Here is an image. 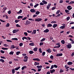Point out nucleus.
I'll return each mask as SVG.
<instances>
[{"instance_id":"nucleus-62","label":"nucleus","mask_w":74,"mask_h":74,"mask_svg":"<svg viewBox=\"0 0 74 74\" xmlns=\"http://www.w3.org/2000/svg\"><path fill=\"white\" fill-rule=\"evenodd\" d=\"M1 58L2 59H6V58H5V57H3V56H1Z\"/></svg>"},{"instance_id":"nucleus-11","label":"nucleus","mask_w":74,"mask_h":74,"mask_svg":"<svg viewBox=\"0 0 74 74\" xmlns=\"http://www.w3.org/2000/svg\"><path fill=\"white\" fill-rule=\"evenodd\" d=\"M32 34H36V30H33V32H32Z\"/></svg>"},{"instance_id":"nucleus-50","label":"nucleus","mask_w":74,"mask_h":74,"mask_svg":"<svg viewBox=\"0 0 74 74\" xmlns=\"http://www.w3.org/2000/svg\"><path fill=\"white\" fill-rule=\"evenodd\" d=\"M6 41H7L8 42H12V41L9 40H7Z\"/></svg>"},{"instance_id":"nucleus-2","label":"nucleus","mask_w":74,"mask_h":74,"mask_svg":"<svg viewBox=\"0 0 74 74\" xmlns=\"http://www.w3.org/2000/svg\"><path fill=\"white\" fill-rule=\"evenodd\" d=\"M67 48L68 49H70L71 47H72V45H71V44H69V45H67Z\"/></svg>"},{"instance_id":"nucleus-43","label":"nucleus","mask_w":74,"mask_h":74,"mask_svg":"<svg viewBox=\"0 0 74 74\" xmlns=\"http://www.w3.org/2000/svg\"><path fill=\"white\" fill-rule=\"evenodd\" d=\"M39 52L40 53H42V50L41 48H39Z\"/></svg>"},{"instance_id":"nucleus-51","label":"nucleus","mask_w":74,"mask_h":74,"mask_svg":"<svg viewBox=\"0 0 74 74\" xmlns=\"http://www.w3.org/2000/svg\"><path fill=\"white\" fill-rule=\"evenodd\" d=\"M68 37L69 38H71H71H73V36L71 35H69V36Z\"/></svg>"},{"instance_id":"nucleus-22","label":"nucleus","mask_w":74,"mask_h":74,"mask_svg":"<svg viewBox=\"0 0 74 74\" xmlns=\"http://www.w3.org/2000/svg\"><path fill=\"white\" fill-rule=\"evenodd\" d=\"M67 64L68 65H71V64H73V62H69L67 63Z\"/></svg>"},{"instance_id":"nucleus-59","label":"nucleus","mask_w":74,"mask_h":74,"mask_svg":"<svg viewBox=\"0 0 74 74\" xmlns=\"http://www.w3.org/2000/svg\"><path fill=\"white\" fill-rule=\"evenodd\" d=\"M64 71L62 69H61L60 71V73H62V72H63Z\"/></svg>"},{"instance_id":"nucleus-45","label":"nucleus","mask_w":74,"mask_h":74,"mask_svg":"<svg viewBox=\"0 0 74 74\" xmlns=\"http://www.w3.org/2000/svg\"><path fill=\"white\" fill-rule=\"evenodd\" d=\"M27 60H28V59L23 60V61H24V62H27Z\"/></svg>"},{"instance_id":"nucleus-61","label":"nucleus","mask_w":74,"mask_h":74,"mask_svg":"<svg viewBox=\"0 0 74 74\" xmlns=\"http://www.w3.org/2000/svg\"><path fill=\"white\" fill-rule=\"evenodd\" d=\"M55 9H56V7H53L51 10H54Z\"/></svg>"},{"instance_id":"nucleus-31","label":"nucleus","mask_w":74,"mask_h":74,"mask_svg":"<svg viewBox=\"0 0 74 74\" xmlns=\"http://www.w3.org/2000/svg\"><path fill=\"white\" fill-rule=\"evenodd\" d=\"M38 5H39V4L38 3L36 4V5H35L34 6V8H36V7H37V6H38Z\"/></svg>"},{"instance_id":"nucleus-19","label":"nucleus","mask_w":74,"mask_h":74,"mask_svg":"<svg viewBox=\"0 0 74 74\" xmlns=\"http://www.w3.org/2000/svg\"><path fill=\"white\" fill-rule=\"evenodd\" d=\"M70 41H72V42H71V44H74V40H72V39H71V38H70Z\"/></svg>"},{"instance_id":"nucleus-4","label":"nucleus","mask_w":74,"mask_h":74,"mask_svg":"<svg viewBox=\"0 0 74 74\" xmlns=\"http://www.w3.org/2000/svg\"><path fill=\"white\" fill-rule=\"evenodd\" d=\"M26 25H29L31 23V22L29 20H27L26 22Z\"/></svg>"},{"instance_id":"nucleus-8","label":"nucleus","mask_w":74,"mask_h":74,"mask_svg":"<svg viewBox=\"0 0 74 74\" xmlns=\"http://www.w3.org/2000/svg\"><path fill=\"white\" fill-rule=\"evenodd\" d=\"M49 32V30L48 29H46L44 31V33H48Z\"/></svg>"},{"instance_id":"nucleus-16","label":"nucleus","mask_w":74,"mask_h":74,"mask_svg":"<svg viewBox=\"0 0 74 74\" xmlns=\"http://www.w3.org/2000/svg\"><path fill=\"white\" fill-rule=\"evenodd\" d=\"M40 64V63L39 62H34V65L35 66H36L37 65H39Z\"/></svg>"},{"instance_id":"nucleus-24","label":"nucleus","mask_w":74,"mask_h":74,"mask_svg":"<svg viewBox=\"0 0 74 74\" xmlns=\"http://www.w3.org/2000/svg\"><path fill=\"white\" fill-rule=\"evenodd\" d=\"M26 68H27V67H26V66H24L22 68L21 70H24L25 69H26Z\"/></svg>"},{"instance_id":"nucleus-41","label":"nucleus","mask_w":74,"mask_h":74,"mask_svg":"<svg viewBox=\"0 0 74 74\" xmlns=\"http://www.w3.org/2000/svg\"><path fill=\"white\" fill-rule=\"evenodd\" d=\"M65 12H66V13H68V12H69V11H70L69 10H65Z\"/></svg>"},{"instance_id":"nucleus-54","label":"nucleus","mask_w":74,"mask_h":74,"mask_svg":"<svg viewBox=\"0 0 74 74\" xmlns=\"http://www.w3.org/2000/svg\"><path fill=\"white\" fill-rule=\"evenodd\" d=\"M2 49H3L4 50H7V49H8V48H2Z\"/></svg>"},{"instance_id":"nucleus-38","label":"nucleus","mask_w":74,"mask_h":74,"mask_svg":"<svg viewBox=\"0 0 74 74\" xmlns=\"http://www.w3.org/2000/svg\"><path fill=\"white\" fill-rule=\"evenodd\" d=\"M27 18V17H25L24 18L22 19V20L24 21V20H25V19H26Z\"/></svg>"},{"instance_id":"nucleus-44","label":"nucleus","mask_w":74,"mask_h":74,"mask_svg":"<svg viewBox=\"0 0 74 74\" xmlns=\"http://www.w3.org/2000/svg\"><path fill=\"white\" fill-rule=\"evenodd\" d=\"M60 10H57L56 12V14H58L60 12Z\"/></svg>"},{"instance_id":"nucleus-42","label":"nucleus","mask_w":74,"mask_h":74,"mask_svg":"<svg viewBox=\"0 0 74 74\" xmlns=\"http://www.w3.org/2000/svg\"><path fill=\"white\" fill-rule=\"evenodd\" d=\"M60 45L58 46H57L54 47L53 48H60Z\"/></svg>"},{"instance_id":"nucleus-23","label":"nucleus","mask_w":74,"mask_h":74,"mask_svg":"<svg viewBox=\"0 0 74 74\" xmlns=\"http://www.w3.org/2000/svg\"><path fill=\"white\" fill-rule=\"evenodd\" d=\"M21 12H22V10L21 9L18 12H17V14H21Z\"/></svg>"},{"instance_id":"nucleus-55","label":"nucleus","mask_w":74,"mask_h":74,"mask_svg":"<svg viewBox=\"0 0 74 74\" xmlns=\"http://www.w3.org/2000/svg\"><path fill=\"white\" fill-rule=\"evenodd\" d=\"M54 68H58V66L56 64H54L53 65Z\"/></svg>"},{"instance_id":"nucleus-46","label":"nucleus","mask_w":74,"mask_h":74,"mask_svg":"<svg viewBox=\"0 0 74 74\" xmlns=\"http://www.w3.org/2000/svg\"><path fill=\"white\" fill-rule=\"evenodd\" d=\"M21 53V52L20 51H18L16 53V55H18L19 53Z\"/></svg>"},{"instance_id":"nucleus-32","label":"nucleus","mask_w":74,"mask_h":74,"mask_svg":"<svg viewBox=\"0 0 74 74\" xmlns=\"http://www.w3.org/2000/svg\"><path fill=\"white\" fill-rule=\"evenodd\" d=\"M57 22L55 21H52L51 22V23H56Z\"/></svg>"},{"instance_id":"nucleus-49","label":"nucleus","mask_w":74,"mask_h":74,"mask_svg":"<svg viewBox=\"0 0 74 74\" xmlns=\"http://www.w3.org/2000/svg\"><path fill=\"white\" fill-rule=\"evenodd\" d=\"M16 27H21V26L18 24H17L16 25Z\"/></svg>"},{"instance_id":"nucleus-5","label":"nucleus","mask_w":74,"mask_h":74,"mask_svg":"<svg viewBox=\"0 0 74 74\" xmlns=\"http://www.w3.org/2000/svg\"><path fill=\"white\" fill-rule=\"evenodd\" d=\"M67 8L68 9V10H71L73 8L71 7V6L69 5L67 7Z\"/></svg>"},{"instance_id":"nucleus-14","label":"nucleus","mask_w":74,"mask_h":74,"mask_svg":"<svg viewBox=\"0 0 74 74\" xmlns=\"http://www.w3.org/2000/svg\"><path fill=\"white\" fill-rule=\"evenodd\" d=\"M37 50H38V48L37 47H35L33 49L34 51L35 52H36V51H37Z\"/></svg>"},{"instance_id":"nucleus-53","label":"nucleus","mask_w":74,"mask_h":74,"mask_svg":"<svg viewBox=\"0 0 74 74\" xmlns=\"http://www.w3.org/2000/svg\"><path fill=\"white\" fill-rule=\"evenodd\" d=\"M0 21H1V22H4V23H5L6 21H4L3 20H2L1 19H0Z\"/></svg>"},{"instance_id":"nucleus-52","label":"nucleus","mask_w":74,"mask_h":74,"mask_svg":"<svg viewBox=\"0 0 74 74\" xmlns=\"http://www.w3.org/2000/svg\"><path fill=\"white\" fill-rule=\"evenodd\" d=\"M24 34L25 35V36H27V33L26 32H24Z\"/></svg>"},{"instance_id":"nucleus-56","label":"nucleus","mask_w":74,"mask_h":74,"mask_svg":"<svg viewBox=\"0 0 74 74\" xmlns=\"http://www.w3.org/2000/svg\"><path fill=\"white\" fill-rule=\"evenodd\" d=\"M23 45V43H21L19 44V46L20 47H22Z\"/></svg>"},{"instance_id":"nucleus-20","label":"nucleus","mask_w":74,"mask_h":74,"mask_svg":"<svg viewBox=\"0 0 74 74\" xmlns=\"http://www.w3.org/2000/svg\"><path fill=\"white\" fill-rule=\"evenodd\" d=\"M29 45L31 46H34V42H32L29 44Z\"/></svg>"},{"instance_id":"nucleus-18","label":"nucleus","mask_w":74,"mask_h":74,"mask_svg":"<svg viewBox=\"0 0 74 74\" xmlns=\"http://www.w3.org/2000/svg\"><path fill=\"white\" fill-rule=\"evenodd\" d=\"M12 49H14V48H18L17 47H15L14 46V45H12L11 46Z\"/></svg>"},{"instance_id":"nucleus-6","label":"nucleus","mask_w":74,"mask_h":74,"mask_svg":"<svg viewBox=\"0 0 74 74\" xmlns=\"http://www.w3.org/2000/svg\"><path fill=\"white\" fill-rule=\"evenodd\" d=\"M30 11L31 12H36V11L34 9H31L30 10Z\"/></svg>"},{"instance_id":"nucleus-40","label":"nucleus","mask_w":74,"mask_h":74,"mask_svg":"<svg viewBox=\"0 0 74 74\" xmlns=\"http://www.w3.org/2000/svg\"><path fill=\"white\" fill-rule=\"evenodd\" d=\"M10 26V24L9 23H7L6 25V27H9Z\"/></svg>"},{"instance_id":"nucleus-9","label":"nucleus","mask_w":74,"mask_h":74,"mask_svg":"<svg viewBox=\"0 0 74 74\" xmlns=\"http://www.w3.org/2000/svg\"><path fill=\"white\" fill-rule=\"evenodd\" d=\"M63 55V53H58L57 54L56 56H62Z\"/></svg>"},{"instance_id":"nucleus-63","label":"nucleus","mask_w":74,"mask_h":74,"mask_svg":"<svg viewBox=\"0 0 74 74\" xmlns=\"http://www.w3.org/2000/svg\"><path fill=\"white\" fill-rule=\"evenodd\" d=\"M43 42H40V45H43Z\"/></svg>"},{"instance_id":"nucleus-57","label":"nucleus","mask_w":74,"mask_h":74,"mask_svg":"<svg viewBox=\"0 0 74 74\" xmlns=\"http://www.w3.org/2000/svg\"><path fill=\"white\" fill-rule=\"evenodd\" d=\"M0 52L1 53H4L5 52V51H3V50H1Z\"/></svg>"},{"instance_id":"nucleus-15","label":"nucleus","mask_w":74,"mask_h":74,"mask_svg":"<svg viewBox=\"0 0 74 74\" xmlns=\"http://www.w3.org/2000/svg\"><path fill=\"white\" fill-rule=\"evenodd\" d=\"M42 3H43L44 4H47V3H48V2H47L45 1V0H43L42 1Z\"/></svg>"},{"instance_id":"nucleus-39","label":"nucleus","mask_w":74,"mask_h":74,"mask_svg":"<svg viewBox=\"0 0 74 74\" xmlns=\"http://www.w3.org/2000/svg\"><path fill=\"white\" fill-rule=\"evenodd\" d=\"M29 58V57L27 56H25L24 57V59H27Z\"/></svg>"},{"instance_id":"nucleus-36","label":"nucleus","mask_w":74,"mask_h":74,"mask_svg":"<svg viewBox=\"0 0 74 74\" xmlns=\"http://www.w3.org/2000/svg\"><path fill=\"white\" fill-rule=\"evenodd\" d=\"M9 54L10 55H13V54H14V52H12V51H11L10 52Z\"/></svg>"},{"instance_id":"nucleus-33","label":"nucleus","mask_w":74,"mask_h":74,"mask_svg":"<svg viewBox=\"0 0 74 74\" xmlns=\"http://www.w3.org/2000/svg\"><path fill=\"white\" fill-rule=\"evenodd\" d=\"M0 61L1 62L3 63H4V60L3 59H0Z\"/></svg>"},{"instance_id":"nucleus-1","label":"nucleus","mask_w":74,"mask_h":74,"mask_svg":"<svg viewBox=\"0 0 74 74\" xmlns=\"http://www.w3.org/2000/svg\"><path fill=\"white\" fill-rule=\"evenodd\" d=\"M36 22H41L42 21V18H38L35 20Z\"/></svg>"},{"instance_id":"nucleus-10","label":"nucleus","mask_w":74,"mask_h":74,"mask_svg":"<svg viewBox=\"0 0 74 74\" xmlns=\"http://www.w3.org/2000/svg\"><path fill=\"white\" fill-rule=\"evenodd\" d=\"M57 26H58V25L55 24H54L52 26V27L53 28H55V27H56Z\"/></svg>"},{"instance_id":"nucleus-58","label":"nucleus","mask_w":74,"mask_h":74,"mask_svg":"<svg viewBox=\"0 0 74 74\" xmlns=\"http://www.w3.org/2000/svg\"><path fill=\"white\" fill-rule=\"evenodd\" d=\"M54 67V66L53 65H52L51 66V67L50 68V69H53Z\"/></svg>"},{"instance_id":"nucleus-64","label":"nucleus","mask_w":74,"mask_h":74,"mask_svg":"<svg viewBox=\"0 0 74 74\" xmlns=\"http://www.w3.org/2000/svg\"><path fill=\"white\" fill-rule=\"evenodd\" d=\"M11 13V10H9L8 11V14H10Z\"/></svg>"},{"instance_id":"nucleus-27","label":"nucleus","mask_w":74,"mask_h":74,"mask_svg":"<svg viewBox=\"0 0 74 74\" xmlns=\"http://www.w3.org/2000/svg\"><path fill=\"white\" fill-rule=\"evenodd\" d=\"M40 13V12L38 11H37L36 12L35 14L36 15H39Z\"/></svg>"},{"instance_id":"nucleus-7","label":"nucleus","mask_w":74,"mask_h":74,"mask_svg":"<svg viewBox=\"0 0 74 74\" xmlns=\"http://www.w3.org/2000/svg\"><path fill=\"white\" fill-rule=\"evenodd\" d=\"M50 71L51 73H53L54 72H55V70L54 69H51L50 70Z\"/></svg>"},{"instance_id":"nucleus-26","label":"nucleus","mask_w":74,"mask_h":74,"mask_svg":"<svg viewBox=\"0 0 74 74\" xmlns=\"http://www.w3.org/2000/svg\"><path fill=\"white\" fill-rule=\"evenodd\" d=\"M60 28L61 29H65V27L64 26H62L60 27Z\"/></svg>"},{"instance_id":"nucleus-12","label":"nucleus","mask_w":74,"mask_h":74,"mask_svg":"<svg viewBox=\"0 0 74 74\" xmlns=\"http://www.w3.org/2000/svg\"><path fill=\"white\" fill-rule=\"evenodd\" d=\"M46 51L49 53H51V49H49L46 50Z\"/></svg>"},{"instance_id":"nucleus-35","label":"nucleus","mask_w":74,"mask_h":74,"mask_svg":"<svg viewBox=\"0 0 74 74\" xmlns=\"http://www.w3.org/2000/svg\"><path fill=\"white\" fill-rule=\"evenodd\" d=\"M12 40H18V39L16 38H12Z\"/></svg>"},{"instance_id":"nucleus-3","label":"nucleus","mask_w":74,"mask_h":74,"mask_svg":"<svg viewBox=\"0 0 74 74\" xmlns=\"http://www.w3.org/2000/svg\"><path fill=\"white\" fill-rule=\"evenodd\" d=\"M19 30L18 29H14L13 30L12 32L13 33H16V32H19Z\"/></svg>"},{"instance_id":"nucleus-25","label":"nucleus","mask_w":74,"mask_h":74,"mask_svg":"<svg viewBox=\"0 0 74 74\" xmlns=\"http://www.w3.org/2000/svg\"><path fill=\"white\" fill-rule=\"evenodd\" d=\"M12 74H14V73H15V69H12Z\"/></svg>"},{"instance_id":"nucleus-30","label":"nucleus","mask_w":74,"mask_h":74,"mask_svg":"<svg viewBox=\"0 0 74 74\" xmlns=\"http://www.w3.org/2000/svg\"><path fill=\"white\" fill-rule=\"evenodd\" d=\"M29 53L30 54H33V53H34V52H33V51L31 50L29 52Z\"/></svg>"},{"instance_id":"nucleus-47","label":"nucleus","mask_w":74,"mask_h":74,"mask_svg":"<svg viewBox=\"0 0 74 74\" xmlns=\"http://www.w3.org/2000/svg\"><path fill=\"white\" fill-rule=\"evenodd\" d=\"M42 56H44L45 55V51L42 53Z\"/></svg>"},{"instance_id":"nucleus-60","label":"nucleus","mask_w":74,"mask_h":74,"mask_svg":"<svg viewBox=\"0 0 74 74\" xmlns=\"http://www.w3.org/2000/svg\"><path fill=\"white\" fill-rule=\"evenodd\" d=\"M31 70L34 71V72H36V70L34 69H31Z\"/></svg>"},{"instance_id":"nucleus-13","label":"nucleus","mask_w":74,"mask_h":74,"mask_svg":"<svg viewBox=\"0 0 74 74\" xmlns=\"http://www.w3.org/2000/svg\"><path fill=\"white\" fill-rule=\"evenodd\" d=\"M52 25L50 23L48 24L47 25V27H52Z\"/></svg>"},{"instance_id":"nucleus-21","label":"nucleus","mask_w":74,"mask_h":74,"mask_svg":"<svg viewBox=\"0 0 74 74\" xmlns=\"http://www.w3.org/2000/svg\"><path fill=\"white\" fill-rule=\"evenodd\" d=\"M61 42L62 44H65V41L64 40H62L61 41Z\"/></svg>"},{"instance_id":"nucleus-48","label":"nucleus","mask_w":74,"mask_h":74,"mask_svg":"<svg viewBox=\"0 0 74 74\" xmlns=\"http://www.w3.org/2000/svg\"><path fill=\"white\" fill-rule=\"evenodd\" d=\"M70 19V17H68L66 18L67 21H69Z\"/></svg>"},{"instance_id":"nucleus-17","label":"nucleus","mask_w":74,"mask_h":74,"mask_svg":"<svg viewBox=\"0 0 74 74\" xmlns=\"http://www.w3.org/2000/svg\"><path fill=\"white\" fill-rule=\"evenodd\" d=\"M23 16H18L17 18V19H20V18H21V19H22V18H23Z\"/></svg>"},{"instance_id":"nucleus-34","label":"nucleus","mask_w":74,"mask_h":74,"mask_svg":"<svg viewBox=\"0 0 74 74\" xmlns=\"http://www.w3.org/2000/svg\"><path fill=\"white\" fill-rule=\"evenodd\" d=\"M54 58V57H53V56L52 55H51L50 57V59H51L53 60V58Z\"/></svg>"},{"instance_id":"nucleus-28","label":"nucleus","mask_w":74,"mask_h":74,"mask_svg":"<svg viewBox=\"0 0 74 74\" xmlns=\"http://www.w3.org/2000/svg\"><path fill=\"white\" fill-rule=\"evenodd\" d=\"M45 40H46L45 38H42V40H41L40 42H43V41H44Z\"/></svg>"},{"instance_id":"nucleus-37","label":"nucleus","mask_w":74,"mask_h":74,"mask_svg":"<svg viewBox=\"0 0 74 74\" xmlns=\"http://www.w3.org/2000/svg\"><path fill=\"white\" fill-rule=\"evenodd\" d=\"M19 21H20V20H15V23H18V22H19Z\"/></svg>"},{"instance_id":"nucleus-29","label":"nucleus","mask_w":74,"mask_h":74,"mask_svg":"<svg viewBox=\"0 0 74 74\" xmlns=\"http://www.w3.org/2000/svg\"><path fill=\"white\" fill-rule=\"evenodd\" d=\"M20 68H21V67L20 66H19L18 67L16 68L15 69V70H19V69Z\"/></svg>"}]
</instances>
